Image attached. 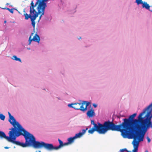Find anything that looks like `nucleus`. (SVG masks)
Segmentation results:
<instances>
[{
  "label": "nucleus",
  "instance_id": "10",
  "mask_svg": "<svg viewBox=\"0 0 152 152\" xmlns=\"http://www.w3.org/2000/svg\"><path fill=\"white\" fill-rule=\"evenodd\" d=\"M44 148L48 151L57 150L56 146H54L52 144L45 143L44 142Z\"/></svg>",
  "mask_w": 152,
  "mask_h": 152
},
{
  "label": "nucleus",
  "instance_id": "25",
  "mask_svg": "<svg viewBox=\"0 0 152 152\" xmlns=\"http://www.w3.org/2000/svg\"><path fill=\"white\" fill-rule=\"evenodd\" d=\"M93 105L95 108L97 106V105L94 103L93 104Z\"/></svg>",
  "mask_w": 152,
  "mask_h": 152
},
{
  "label": "nucleus",
  "instance_id": "31",
  "mask_svg": "<svg viewBox=\"0 0 152 152\" xmlns=\"http://www.w3.org/2000/svg\"><path fill=\"white\" fill-rule=\"evenodd\" d=\"M150 11L152 12V9L150 10Z\"/></svg>",
  "mask_w": 152,
  "mask_h": 152
},
{
  "label": "nucleus",
  "instance_id": "22",
  "mask_svg": "<svg viewBox=\"0 0 152 152\" xmlns=\"http://www.w3.org/2000/svg\"><path fill=\"white\" fill-rule=\"evenodd\" d=\"M14 9H10V10L9 11L12 13L13 14L14 12Z\"/></svg>",
  "mask_w": 152,
  "mask_h": 152
},
{
  "label": "nucleus",
  "instance_id": "14",
  "mask_svg": "<svg viewBox=\"0 0 152 152\" xmlns=\"http://www.w3.org/2000/svg\"><path fill=\"white\" fill-rule=\"evenodd\" d=\"M142 7L143 8H145L147 10H148L150 11L151 10L150 9V6L147 2H144L142 4Z\"/></svg>",
  "mask_w": 152,
  "mask_h": 152
},
{
  "label": "nucleus",
  "instance_id": "26",
  "mask_svg": "<svg viewBox=\"0 0 152 152\" xmlns=\"http://www.w3.org/2000/svg\"><path fill=\"white\" fill-rule=\"evenodd\" d=\"M4 9H7V10H8L9 11H10V8H3Z\"/></svg>",
  "mask_w": 152,
  "mask_h": 152
},
{
  "label": "nucleus",
  "instance_id": "3",
  "mask_svg": "<svg viewBox=\"0 0 152 152\" xmlns=\"http://www.w3.org/2000/svg\"><path fill=\"white\" fill-rule=\"evenodd\" d=\"M36 3L35 5H34V3L33 1H31V6L30 8V14L28 15L26 12L25 10H24L23 12L24 13L23 14L25 17V19L26 20H28L29 18L31 19V24L34 28L35 27V20L36 18L38 16L39 14L41 12L39 10L38 11V12H37L34 9V7L37 4Z\"/></svg>",
  "mask_w": 152,
  "mask_h": 152
},
{
  "label": "nucleus",
  "instance_id": "12",
  "mask_svg": "<svg viewBox=\"0 0 152 152\" xmlns=\"http://www.w3.org/2000/svg\"><path fill=\"white\" fill-rule=\"evenodd\" d=\"M86 114L87 116L89 117H93L95 115V113L94 111V110L92 107L90 110H88L87 111Z\"/></svg>",
  "mask_w": 152,
  "mask_h": 152
},
{
  "label": "nucleus",
  "instance_id": "13",
  "mask_svg": "<svg viewBox=\"0 0 152 152\" xmlns=\"http://www.w3.org/2000/svg\"><path fill=\"white\" fill-rule=\"evenodd\" d=\"M82 103L83 106V109L82 110L84 112L87 110V107L90 104V102L86 101H83Z\"/></svg>",
  "mask_w": 152,
  "mask_h": 152
},
{
  "label": "nucleus",
  "instance_id": "11",
  "mask_svg": "<svg viewBox=\"0 0 152 152\" xmlns=\"http://www.w3.org/2000/svg\"><path fill=\"white\" fill-rule=\"evenodd\" d=\"M88 128H86L85 129H83L82 130V132H79L78 133L76 134L74 136L75 139L77 138H79L81 137L83 135L85 134L86 133V130H88Z\"/></svg>",
  "mask_w": 152,
  "mask_h": 152
},
{
  "label": "nucleus",
  "instance_id": "28",
  "mask_svg": "<svg viewBox=\"0 0 152 152\" xmlns=\"http://www.w3.org/2000/svg\"><path fill=\"white\" fill-rule=\"evenodd\" d=\"M6 22H7V21L6 20H4V23H6Z\"/></svg>",
  "mask_w": 152,
  "mask_h": 152
},
{
  "label": "nucleus",
  "instance_id": "33",
  "mask_svg": "<svg viewBox=\"0 0 152 152\" xmlns=\"http://www.w3.org/2000/svg\"><path fill=\"white\" fill-rule=\"evenodd\" d=\"M36 152H37V151H36Z\"/></svg>",
  "mask_w": 152,
  "mask_h": 152
},
{
  "label": "nucleus",
  "instance_id": "1",
  "mask_svg": "<svg viewBox=\"0 0 152 152\" xmlns=\"http://www.w3.org/2000/svg\"><path fill=\"white\" fill-rule=\"evenodd\" d=\"M152 102L139 114L138 119L133 120L137 115L134 113L129 118L123 119L121 124L115 125L113 123L114 131L120 132L124 138H133V144L135 152L137 151L140 142L143 141L148 129L152 128Z\"/></svg>",
  "mask_w": 152,
  "mask_h": 152
},
{
  "label": "nucleus",
  "instance_id": "7",
  "mask_svg": "<svg viewBox=\"0 0 152 152\" xmlns=\"http://www.w3.org/2000/svg\"><path fill=\"white\" fill-rule=\"evenodd\" d=\"M108 130H111V129L93 127L91 129L89 130L88 132L89 133L92 134L95 131H96L99 134H104Z\"/></svg>",
  "mask_w": 152,
  "mask_h": 152
},
{
  "label": "nucleus",
  "instance_id": "23",
  "mask_svg": "<svg viewBox=\"0 0 152 152\" xmlns=\"http://www.w3.org/2000/svg\"><path fill=\"white\" fill-rule=\"evenodd\" d=\"M147 140H148V143H149L150 141H151V139H150V138L148 137H147L146 138Z\"/></svg>",
  "mask_w": 152,
  "mask_h": 152
},
{
  "label": "nucleus",
  "instance_id": "2",
  "mask_svg": "<svg viewBox=\"0 0 152 152\" xmlns=\"http://www.w3.org/2000/svg\"><path fill=\"white\" fill-rule=\"evenodd\" d=\"M8 113L9 116L8 121L15 128H16L15 126H16L18 128L20 129V131L23 132H20L16 135L17 137H18L20 135H22L24 136L25 139V143L21 142L20 146L23 147H25L28 146H31V134L23 128L16 121L15 119L13 116L11 115L9 112H8Z\"/></svg>",
  "mask_w": 152,
  "mask_h": 152
},
{
  "label": "nucleus",
  "instance_id": "30",
  "mask_svg": "<svg viewBox=\"0 0 152 152\" xmlns=\"http://www.w3.org/2000/svg\"><path fill=\"white\" fill-rule=\"evenodd\" d=\"M145 152H148V150H146V151H145Z\"/></svg>",
  "mask_w": 152,
  "mask_h": 152
},
{
  "label": "nucleus",
  "instance_id": "18",
  "mask_svg": "<svg viewBox=\"0 0 152 152\" xmlns=\"http://www.w3.org/2000/svg\"><path fill=\"white\" fill-rule=\"evenodd\" d=\"M75 139V137L74 136L73 137H70L68 138L67 140L69 144L72 143L74 141Z\"/></svg>",
  "mask_w": 152,
  "mask_h": 152
},
{
  "label": "nucleus",
  "instance_id": "4",
  "mask_svg": "<svg viewBox=\"0 0 152 152\" xmlns=\"http://www.w3.org/2000/svg\"><path fill=\"white\" fill-rule=\"evenodd\" d=\"M18 130L17 128L16 127V128H12L11 129H9L11 131H10L9 133V137L7 136L6 137V139L9 142H12V143L15 144L16 145L20 146L21 142L19 141H16L14 140H15L16 139V137L17 134L19 133L20 132H22L23 131H20V129L18 128Z\"/></svg>",
  "mask_w": 152,
  "mask_h": 152
},
{
  "label": "nucleus",
  "instance_id": "9",
  "mask_svg": "<svg viewBox=\"0 0 152 152\" xmlns=\"http://www.w3.org/2000/svg\"><path fill=\"white\" fill-rule=\"evenodd\" d=\"M34 34L33 33H32L30 36L29 37L28 42L29 43L28 45H30L31 44V42L32 41L37 42L38 43H39V41L40 40V39L39 36L37 35V34H35V35L34 36L33 38L32 39H31V37L33 36V35Z\"/></svg>",
  "mask_w": 152,
  "mask_h": 152
},
{
  "label": "nucleus",
  "instance_id": "29",
  "mask_svg": "<svg viewBox=\"0 0 152 152\" xmlns=\"http://www.w3.org/2000/svg\"><path fill=\"white\" fill-rule=\"evenodd\" d=\"M81 39V37H79V38H78V39Z\"/></svg>",
  "mask_w": 152,
  "mask_h": 152
},
{
  "label": "nucleus",
  "instance_id": "5",
  "mask_svg": "<svg viewBox=\"0 0 152 152\" xmlns=\"http://www.w3.org/2000/svg\"><path fill=\"white\" fill-rule=\"evenodd\" d=\"M91 123L94 125V127L110 129L111 131H114L113 123V121H108L105 122L103 124L99 123H98L97 124L95 123L94 120H91Z\"/></svg>",
  "mask_w": 152,
  "mask_h": 152
},
{
  "label": "nucleus",
  "instance_id": "15",
  "mask_svg": "<svg viewBox=\"0 0 152 152\" xmlns=\"http://www.w3.org/2000/svg\"><path fill=\"white\" fill-rule=\"evenodd\" d=\"M132 144H133V142H132ZM133 145V147H134V149L132 150L133 152H137V151H138V147H137V151H136V152H135L134 151V145ZM127 151V152H132V151H128L126 148H124V149H121L120 150V152H124V151Z\"/></svg>",
  "mask_w": 152,
  "mask_h": 152
},
{
  "label": "nucleus",
  "instance_id": "27",
  "mask_svg": "<svg viewBox=\"0 0 152 152\" xmlns=\"http://www.w3.org/2000/svg\"><path fill=\"white\" fill-rule=\"evenodd\" d=\"M4 148L5 149H8L9 148V147H4Z\"/></svg>",
  "mask_w": 152,
  "mask_h": 152
},
{
  "label": "nucleus",
  "instance_id": "16",
  "mask_svg": "<svg viewBox=\"0 0 152 152\" xmlns=\"http://www.w3.org/2000/svg\"><path fill=\"white\" fill-rule=\"evenodd\" d=\"M58 141L59 143V145L58 146L56 147V149L58 150L60 149L62 146H63V142L62 141H61L59 139H58Z\"/></svg>",
  "mask_w": 152,
  "mask_h": 152
},
{
  "label": "nucleus",
  "instance_id": "8",
  "mask_svg": "<svg viewBox=\"0 0 152 152\" xmlns=\"http://www.w3.org/2000/svg\"><path fill=\"white\" fill-rule=\"evenodd\" d=\"M69 107L73 108L76 110H80L83 112L82 109H83V106L82 103H72L68 104Z\"/></svg>",
  "mask_w": 152,
  "mask_h": 152
},
{
  "label": "nucleus",
  "instance_id": "17",
  "mask_svg": "<svg viewBox=\"0 0 152 152\" xmlns=\"http://www.w3.org/2000/svg\"><path fill=\"white\" fill-rule=\"evenodd\" d=\"M7 137L4 132L0 131V137L1 138L6 139Z\"/></svg>",
  "mask_w": 152,
  "mask_h": 152
},
{
  "label": "nucleus",
  "instance_id": "20",
  "mask_svg": "<svg viewBox=\"0 0 152 152\" xmlns=\"http://www.w3.org/2000/svg\"><path fill=\"white\" fill-rule=\"evenodd\" d=\"M135 2L137 3V5H139L140 4H142L143 3L142 0H136Z\"/></svg>",
  "mask_w": 152,
  "mask_h": 152
},
{
  "label": "nucleus",
  "instance_id": "32",
  "mask_svg": "<svg viewBox=\"0 0 152 152\" xmlns=\"http://www.w3.org/2000/svg\"><path fill=\"white\" fill-rule=\"evenodd\" d=\"M39 152H41V151H39Z\"/></svg>",
  "mask_w": 152,
  "mask_h": 152
},
{
  "label": "nucleus",
  "instance_id": "19",
  "mask_svg": "<svg viewBox=\"0 0 152 152\" xmlns=\"http://www.w3.org/2000/svg\"><path fill=\"white\" fill-rule=\"evenodd\" d=\"M12 59L13 60L16 61H18L20 62H21V60L20 59V58H17V57L15 56H13Z\"/></svg>",
  "mask_w": 152,
  "mask_h": 152
},
{
  "label": "nucleus",
  "instance_id": "6",
  "mask_svg": "<svg viewBox=\"0 0 152 152\" xmlns=\"http://www.w3.org/2000/svg\"><path fill=\"white\" fill-rule=\"evenodd\" d=\"M31 146L32 145L35 148H41L44 147V142L36 141L33 135L31 134Z\"/></svg>",
  "mask_w": 152,
  "mask_h": 152
},
{
  "label": "nucleus",
  "instance_id": "24",
  "mask_svg": "<svg viewBox=\"0 0 152 152\" xmlns=\"http://www.w3.org/2000/svg\"><path fill=\"white\" fill-rule=\"evenodd\" d=\"M69 144V143L68 142H67L65 143H63V146L67 145H68Z\"/></svg>",
  "mask_w": 152,
  "mask_h": 152
},
{
  "label": "nucleus",
  "instance_id": "21",
  "mask_svg": "<svg viewBox=\"0 0 152 152\" xmlns=\"http://www.w3.org/2000/svg\"><path fill=\"white\" fill-rule=\"evenodd\" d=\"M0 118L2 120H4L5 118V116L2 114H0Z\"/></svg>",
  "mask_w": 152,
  "mask_h": 152
}]
</instances>
